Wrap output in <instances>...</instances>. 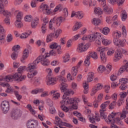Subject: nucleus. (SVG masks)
Segmentation results:
<instances>
[{
    "instance_id": "nucleus-1",
    "label": "nucleus",
    "mask_w": 128,
    "mask_h": 128,
    "mask_svg": "<svg viewBox=\"0 0 128 128\" xmlns=\"http://www.w3.org/2000/svg\"><path fill=\"white\" fill-rule=\"evenodd\" d=\"M46 56H43L42 54L39 56L33 62L30 63L28 64L26 70L28 72L27 76L28 78H32L38 74V70H36V66L39 62H41L42 64L44 66H48L50 64V61L48 59H46Z\"/></svg>"
},
{
    "instance_id": "nucleus-2",
    "label": "nucleus",
    "mask_w": 128,
    "mask_h": 128,
    "mask_svg": "<svg viewBox=\"0 0 128 128\" xmlns=\"http://www.w3.org/2000/svg\"><path fill=\"white\" fill-rule=\"evenodd\" d=\"M70 94H74V91L72 90H67L65 91L62 96V100L60 102L61 104H74L72 105L73 110H78V102H80V100L78 98H70L68 96Z\"/></svg>"
},
{
    "instance_id": "nucleus-3",
    "label": "nucleus",
    "mask_w": 128,
    "mask_h": 128,
    "mask_svg": "<svg viewBox=\"0 0 128 128\" xmlns=\"http://www.w3.org/2000/svg\"><path fill=\"white\" fill-rule=\"evenodd\" d=\"M63 12L64 14V18L62 16H54L50 20L49 22L48 26L50 30H56V28L54 26V24H56L58 26H60L62 22V20H66V18H67L68 16V9L66 8H64L63 10Z\"/></svg>"
},
{
    "instance_id": "nucleus-4",
    "label": "nucleus",
    "mask_w": 128,
    "mask_h": 128,
    "mask_svg": "<svg viewBox=\"0 0 128 128\" xmlns=\"http://www.w3.org/2000/svg\"><path fill=\"white\" fill-rule=\"evenodd\" d=\"M60 74L61 75L58 76V80L60 83V90L62 92H66V88L68 86V85L66 84V80L64 77V76L66 74V70H63L60 72Z\"/></svg>"
},
{
    "instance_id": "nucleus-5",
    "label": "nucleus",
    "mask_w": 128,
    "mask_h": 128,
    "mask_svg": "<svg viewBox=\"0 0 128 128\" xmlns=\"http://www.w3.org/2000/svg\"><path fill=\"white\" fill-rule=\"evenodd\" d=\"M106 50H108V48L106 47H98L97 48V51L100 52V60L102 63L106 62V54H104V52H106Z\"/></svg>"
},
{
    "instance_id": "nucleus-6",
    "label": "nucleus",
    "mask_w": 128,
    "mask_h": 128,
    "mask_svg": "<svg viewBox=\"0 0 128 128\" xmlns=\"http://www.w3.org/2000/svg\"><path fill=\"white\" fill-rule=\"evenodd\" d=\"M11 118L12 120H18L22 116V112L19 108H13L11 112Z\"/></svg>"
},
{
    "instance_id": "nucleus-7",
    "label": "nucleus",
    "mask_w": 128,
    "mask_h": 128,
    "mask_svg": "<svg viewBox=\"0 0 128 128\" xmlns=\"http://www.w3.org/2000/svg\"><path fill=\"white\" fill-rule=\"evenodd\" d=\"M98 2H101L102 6L103 8L104 12L106 14H112V8H110L106 4V0H98Z\"/></svg>"
},
{
    "instance_id": "nucleus-8",
    "label": "nucleus",
    "mask_w": 128,
    "mask_h": 128,
    "mask_svg": "<svg viewBox=\"0 0 128 128\" xmlns=\"http://www.w3.org/2000/svg\"><path fill=\"white\" fill-rule=\"evenodd\" d=\"M39 10L46 14H52V10L50 8V7L46 4H42L39 7Z\"/></svg>"
},
{
    "instance_id": "nucleus-9",
    "label": "nucleus",
    "mask_w": 128,
    "mask_h": 128,
    "mask_svg": "<svg viewBox=\"0 0 128 128\" xmlns=\"http://www.w3.org/2000/svg\"><path fill=\"white\" fill-rule=\"evenodd\" d=\"M1 110L2 114H6L8 112V110H10V102L6 100L3 101L1 104Z\"/></svg>"
},
{
    "instance_id": "nucleus-10",
    "label": "nucleus",
    "mask_w": 128,
    "mask_h": 128,
    "mask_svg": "<svg viewBox=\"0 0 128 128\" xmlns=\"http://www.w3.org/2000/svg\"><path fill=\"white\" fill-rule=\"evenodd\" d=\"M88 48H90V44L80 43L78 45V48H77V52H86Z\"/></svg>"
},
{
    "instance_id": "nucleus-11",
    "label": "nucleus",
    "mask_w": 128,
    "mask_h": 128,
    "mask_svg": "<svg viewBox=\"0 0 128 128\" xmlns=\"http://www.w3.org/2000/svg\"><path fill=\"white\" fill-rule=\"evenodd\" d=\"M26 126L28 128H37L38 126V122L34 120H28Z\"/></svg>"
},
{
    "instance_id": "nucleus-12",
    "label": "nucleus",
    "mask_w": 128,
    "mask_h": 128,
    "mask_svg": "<svg viewBox=\"0 0 128 128\" xmlns=\"http://www.w3.org/2000/svg\"><path fill=\"white\" fill-rule=\"evenodd\" d=\"M13 78H14V82H22V80H24L25 78H26V76L24 75L23 76H22V74L20 72H16L13 75Z\"/></svg>"
},
{
    "instance_id": "nucleus-13",
    "label": "nucleus",
    "mask_w": 128,
    "mask_h": 128,
    "mask_svg": "<svg viewBox=\"0 0 128 128\" xmlns=\"http://www.w3.org/2000/svg\"><path fill=\"white\" fill-rule=\"evenodd\" d=\"M96 38L100 40L102 38V34L100 32H96L94 34H91L88 35V40L89 42H94Z\"/></svg>"
},
{
    "instance_id": "nucleus-14",
    "label": "nucleus",
    "mask_w": 128,
    "mask_h": 128,
    "mask_svg": "<svg viewBox=\"0 0 128 128\" xmlns=\"http://www.w3.org/2000/svg\"><path fill=\"white\" fill-rule=\"evenodd\" d=\"M120 114V112H112L108 116V119L106 120V122L108 124H112V120H114V116H116V114Z\"/></svg>"
},
{
    "instance_id": "nucleus-15",
    "label": "nucleus",
    "mask_w": 128,
    "mask_h": 128,
    "mask_svg": "<svg viewBox=\"0 0 128 128\" xmlns=\"http://www.w3.org/2000/svg\"><path fill=\"white\" fill-rule=\"evenodd\" d=\"M102 88V86L100 84H97L95 86L92 88L90 92V96H94V94H96L98 90H100Z\"/></svg>"
},
{
    "instance_id": "nucleus-16",
    "label": "nucleus",
    "mask_w": 128,
    "mask_h": 128,
    "mask_svg": "<svg viewBox=\"0 0 128 128\" xmlns=\"http://www.w3.org/2000/svg\"><path fill=\"white\" fill-rule=\"evenodd\" d=\"M122 58V54L120 50H118L115 52V55L113 59V62H118V60H120Z\"/></svg>"
},
{
    "instance_id": "nucleus-17",
    "label": "nucleus",
    "mask_w": 128,
    "mask_h": 128,
    "mask_svg": "<svg viewBox=\"0 0 128 128\" xmlns=\"http://www.w3.org/2000/svg\"><path fill=\"white\" fill-rule=\"evenodd\" d=\"M28 54H30V52H28V49L26 48L24 52H23V55L22 57L20 58V62H22V64H26V60L28 58Z\"/></svg>"
},
{
    "instance_id": "nucleus-18",
    "label": "nucleus",
    "mask_w": 128,
    "mask_h": 128,
    "mask_svg": "<svg viewBox=\"0 0 128 128\" xmlns=\"http://www.w3.org/2000/svg\"><path fill=\"white\" fill-rule=\"evenodd\" d=\"M46 84L48 86H54L56 84V78L48 76L46 78Z\"/></svg>"
},
{
    "instance_id": "nucleus-19",
    "label": "nucleus",
    "mask_w": 128,
    "mask_h": 128,
    "mask_svg": "<svg viewBox=\"0 0 128 128\" xmlns=\"http://www.w3.org/2000/svg\"><path fill=\"white\" fill-rule=\"evenodd\" d=\"M74 16H76V18H77L78 20H82V18H84V14L81 12H73L72 13L71 18H74Z\"/></svg>"
},
{
    "instance_id": "nucleus-20",
    "label": "nucleus",
    "mask_w": 128,
    "mask_h": 128,
    "mask_svg": "<svg viewBox=\"0 0 128 128\" xmlns=\"http://www.w3.org/2000/svg\"><path fill=\"white\" fill-rule=\"evenodd\" d=\"M50 48L52 50H56V48H57V52L59 54H62V47H60V46H58L56 43H52L50 45Z\"/></svg>"
},
{
    "instance_id": "nucleus-21",
    "label": "nucleus",
    "mask_w": 128,
    "mask_h": 128,
    "mask_svg": "<svg viewBox=\"0 0 128 128\" xmlns=\"http://www.w3.org/2000/svg\"><path fill=\"white\" fill-rule=\"evenodd\" d=\"M110 103V101L108 100L102 104L100 106V112H106V106H108Z\"/></svg>"
},
{
    "instance_id": "nucleus-22",
    "label": "nucleus",
    "mask_w": 128,
    "mask_h": 128,
    "mask_svg": "<svg viewBox=\"0 0 128 128\" xmlns=\"http://www.w3.org/2000/svg\"><path fill=\"white\" fill-rule=\"evenodd\" d=\"M50 94L52 95L53 100H58L60 96V94L58 92H56V90H52L50 91Z\"/></svg>"
},
{
    "instance_id": "nucleus-23",
    "label": "nucleus",
    "mask_w": 128,
    "mask_h": 128,
    "mask_svg": "<svg viewBox=\"0 0 128 128\" xmlns=\"http://www.w3.org/2000/svg\"><path fill=\"white\" fill-rule=\"evenodd\" d=\"M88 118L89 120H90V122L92 124H94L96 122H96H100V119L99 118V117L96 116L92 117L90 115H88Z\"/></svg>"
},
{
    "instance_id": "nucleus-24",
    "label": "nucleus",
    "mask_w": 128,
    "mask_h": 128,
    "mask_svg": "<svg viewBox=\"0 0 128 128\" xmlns=\"http://www.w3.org/2000/svg\"><path fill=\"white\" fill-rule=\"evenodd\" d=\"M31 78L30 80V82L31 84H40V78Z\"/></svg>"
},
{
    "instance_id": "nucleus-25",
    "label": "nucleus",
    "mask_w": 128,
    "mask_h": 128,
    "mask_svg": "<svg viewBox=\"0 0 128 128\" xmlns=\"http://www.w3.org/2000/svg\"><path fill=\"white\" fill-rule=\"evenodd\" d=\"M38 20H40L38 18H36L31 23V26L32 28H36V26L38 24Z\"/></svg>"
},
{
    "instance_id": "nucleus-26",
    "label": "nucleus",
    "mask_w": 128,
    "mask_h": 128,
    "mask_svg": "<svg viewBox=\"0 0 128 128\" xmlns=\"http://www.w3.org/2000/svg\"><path fill=\"white\" fill-rule=\"evenodd\" d=\"M44 90V88H36L32 90L30 92L32 94H40V92H42Z\"/></svg>"
},
{
    "instance_id": "nucleus-27",
    "label": "nucleus",
    "mask_w": 128,
    "mask_h": 128,
    "mask_svg": "<svg viewBox=\"0 0 128 128\" xmlns=\"http://www.w3.org/2000/svg\"><path fill=\"white\" fill-rule=\"evenodd\" d=\"M128 114V109L126 108L123 109L122 113L120 114V118H126V114Z\"/></svg>"
},
{
    "instance_id": "nucleus-28",
    "label": "nucleus",
    "mask_w": 128,
    "mask_h": 128,
    "mask_svg": "<svg viewBox=\"0 0 128 128\" xmlns=\"http://www.w3.org/2000/svg\"><path fill=\"white\" fill-rule=\"evenodd\" d=\"M82 26V22H76L72 28L73 32L78 30V28H80Z\"/></svg>"
},
{
    "instance_id": "nucleus-29",
    "label": "nucleus",
    "mask_w": 128,
    "mask_h": 128,
    "mask_svg": "<svg viewBox=\"0 0 128 128\" xmlns=\"http://www.w3.org/2000/svg\"><path fill=\"white\" fill-rule=\"evenodd\" d=\"M0 14L6 16V18H9V16H12V14L10 12H8V10H5L4 9L0 12Z\"/></svg>"
},
{
    "instance_id": "nucleus-30",
    "label": "nucleus",
    "mask_w": 128,
    "mask_h": 128,
    "mask_svg": "<svg viewBox=\"0 0 128 128\" xmlns=\"http://www.w3.org/2000/svg\"><path fill=\"white\" fill-rule=\"evenodd\" d=\"M4 80L6 82H14V75H8L4 77Z\"/></svg>"
},
{
    "instance_id": "nucleus-31",
    "label": "nucleus",
    "mask_w": 128,
    "mask_h": 128,
    "mask_svg": "<svg viewBox=\"0 0 128 128\" xmlns=\"http://www.w3.org/2000/svg\"><path fill=\"white\" fill-rule=\"evenodd\" d=\"M52 38H56L54 36V33H50L48 34L46 37V42H50L52 40Z\"/></svg>"
},
{
    "instance_id": "nucleus-32",
    "label": "nucleus",
    "mask_w": 128,
    "mask_h": 128,
    "mask_svg": "<svg viewBox=\"0 0 128 128\" xmlns=\"http://www.w3.org/2000/svg\"><path fill=\"white\" fill-rule=\"evenodd\" d=\"M92 24L94 26H100L101 24L100 20L98 18H94L92 20Z\"/></svg>"
},
{
    "instance_id": "nucleus-33",
    "label": "nucleus",
    "mask_w": 128,
    "mask_h": 128,
    "mask_svg": "<svg viewBox=\"0 0 128 128\" xmlns=\"http://www.w3.org/2000/svg\"><path fill=\"white\" fill-rule=\"evenodd\" d=\"M102 40V43L104 46H110L112 44V40H108L106 38H100Z\"/></svg>"
},
{
    "instance_id": "nucleus-34",
    "label": "nucleus",
    "mask_w": 128,
    "mask_h": 128,
    "mask_svg": "<svg viewBox=\"0 0 128 128\" xmlns=\"http://www.w3.org/2000/svg\"><path fill=\"white\" fill-rule=\"evenodd\" d=\"M90 55H88L84 62V64L86 66H88L90 64Z\"/></svg>"
},
{
    "instance_id": "nucleus-35",
    "label": "nucleus",
    "mask_w": 128,
    "mask_h": 128,
    "mask_svg": "<svg viewBox=\"0 0 128 128\" xmlns=\"http://www.w3.org/2000/svg\"><path fill=\"white\" fill-rule=\"evenodd\" d=\"M15 26L18 28H20L22 26H23L22 22L20 20H16L14 23Z\"/></svg>"
},
{
    "instance_id": "nucleus-36",
    "label": "nucleus",
    "mask_w": 128,
    "mask_h": 128,
    "mask_svg": "<svg viewBox=\"0 0 128 128\" xmlns=\"http://www.w3.org/2000/svg\"><path fill=\"white\" fill-rule=\"evenodd\" d=\"M112 35L116 38H120L122 36V32L118 30H115L113 32Z\"/></svg>"
},
{
    "instance_id": "nucleus-37",
    "label": "nucleus",
    "mask_w": 128,
    "mask_h": 128,
    "mask_svg": "<svg viewBox=\"0 0 128 128\" xmlns=\"http://www.w3.org/2000/svg\"><path fill=\"white\" fill-rule=\"evenodd\" d=\"M110 28L108 27H104L102 28V30H101V32H102V34L105 36H108V34H110Z\"/></svg>"
},
{
    "instance_id": "nucleus-38",
    "label": "nucleus",
    "mask_w": 128,
    "mask_h": 128,
    "mask_svg": "<svg viewBox=\"0 0 128 128\" xmlns=\"http://www.w3.org/2000/svg\"><path fill=\"white\" fill-rule=\"evenodd\" d=\"M32 34V31H29L26 32H24L20 36V38H26Z\"/></svg>"
},
{
    "instance_id": "nucleus-39",
    "label": "nucleus",
    "mask_w": 128,
    "mask_h": 128,
    "mask_svg": "<svg viewBox=\"0 0 128 128\" xmlns=\"http://www.w3.org/2000/svg\"><path fill=\"white\" fill-rule=\"evenodd\" d=\"M14 96H16V98L18 100H22V95L18 93V91L16 90H14Z\"/></svg>"
},
{
    "instance_id": "nucleus-40",
    "label": "nucleus",
    "mask_w": 128,
    "mask_h": 128,
    "mask_svg": "<svg viewBox=\"0 0 128 128\" xmlns=\"http://www.w3.org/2000/svg\"><path fill=\"white\" fill-rule=\"evenodd\" d=\"M121 18L122 22H125V20H126V19L128 18V14H126V11H124L123 12H122L121 15Z\"/></svg>"
},
{
    "instance_id": "nucleus-41",
    "label": "nucleus",
    "mask_w": 128,
    "mask_h": 128,
    "mask_svg": "<svg viewBox=\"0 0 128 128\" xmlns=\"http://www.w3.org/2000/svg\"><path fill=\"white\" fill-rule=\"evenodd\" d=\"M62 58H63V62H68L70 60V54H65V55L63 56Z\"/></svg>"
},
{
    "instance_id": "nucleus-42",
    "label": "nucleus",
    "mask_w": 128,
    "mask_h": 128,
    "mask_svg": "<svg viewBox=\"0 0 128 128\" xmlns=\"http://www.w3.org/2000/svg\"><path fill=\"white\" fill-rule=\"evenodd\" d=\"M56 56V51H54V50H50L49 54L48 53L46 55H42L43 56H46V57H45V60H47L46 58H48V56Z\"/></svg>"
},
{
    "instance_id": "nucleus-43",
    "label": "nucleus",
    "mask_w": 128,
    "mask_h": 128,
    "mask_svg": "<svg viewBox=\"0 0 128 128\" xmlns=\"http://www.w3.org/2000/svg\"><path fill=\"white\" fill-rule=\"evenodd\" d=\"M112 120H114V122H116V124H119V126H122L124 124L122 122L120 121V118H116L115 119H112Z\"/></svg>"
},
{
    "instance_id": "nucleus-44",
    "label": "nucleus",
    "mask_w": 128,
    "mask_h": 128,
    "mask_svg": "<svg viewBox=\"0 0 128 128\" xmlns=\"http://www.w3.org/2000/svg\"><path fill=\"white\" fill-rule=\"evenodd\" d=\"M62 6L61 4H58L54 9L53 12H62Z\"/></svg>"
},
{
    "instance_id": "nucleus-45",
    "label": "nucleus",
    "mask_w": 128,
    "mask_h": 128,
    "mask_svg": "<svg viewBox=\"0 0 128 128\" xmlns=\"http://www.w3.org/2000/svg\"><path fill=\"white\" fill-rule=\"evenodd\" d=\"M62 32V30L60 29H58L54 33V36H55L56 38H58V36H60V34Z\"/></svg>"
},
{
    "instance_id": "nucleus-46",
    "label": "nucleus",
    "mask_w": 128,
    "mask_h": 128,
    "mask_svg": "<svg viewBox=\"0 0 128 128\" xmlns=\"http://www.w3.org/2000/svg\"><path fill=\"white\" fill-rule=\"evenodd\" d=\"M128 79L127 78H122L119 80V84H128Z\"/></svg>"
},
{
    "instance_id": "nucleus-47",
    "label": "nucleus",
    "mask_w": 128,
    "mask_h": 128,
    "mask_svg": "<svg viewBox=\"0 0 128 128\" xmlns=\"http://www.w3.org/2000/svg\"><path fill=\"white\" fill-rule=\"evenodd\" d=\"M32 20V15H27L24 17V20L27 22H30Z\"/></svg>"
},
{
    "instance_id": "nucleus-48",
    "label": "nucleus",
    "mask_w": 128,
    "mask_h": 128,
    "mask_svg": "<svg viewBox=\"0 0 128 128\" xmlns=\"http://www.w3.org/2000/svg\"><path fill=\"white\" fill-rule=\"evenodd\" d=\"M92 0H84L83 4L84 6H92Z\"/></svg>"
},
{
    "instance_id": "nucleus-49",
    "label": "nucleus",
    "mask_w": 128,
    "mask_h": 128,
    "mask_svg": "<svg viewBox=\"0 0 128 128\" xmlns=\"http://www.w3.org/2000/svg\"><path fill=\"white\" fill-rule=\"evenodd\" d=\"M18 52H13L11 54V58L14 60L18 58Z\"/></svg>"
},
{
    "instance_id": "nucleus-50",
    "label": "nucleus",
    "mask_w": 128,
    "mask_h": 128,
    "mask_svg": "<svg viewBox=\"0 0 128 128\" xmlns=\"http://www.w3.org/2000/svg\"><path fill=\"white\" fill-rule=\"evenodd\" d=\"M6 34H0V46L4 43Z\"/></svg>"
},
{
    "instance_id": "nucleus-51",
    "label": "nucleus",
    "mask_w": 128,
    "mask_h": 128,
    "mask_svg": "<svg viewBox=\"0 0 128 128\" xmlns=\"http://www.w3.org/2000/svg\"><path fill=\"white\" fill-rule=\"evenodd\" d=\"M95 14H102V10L100 8H96L94 10Z\"/></svg>"
},
{
    "instance_id": "nucleus-52",
    "label": "nucleus",
    "mask_w": 128,
    "mask_h": 128,
    "mask_svg": "<svg viewBox=\"0 0 128 128\" xmlns=\"http://www.w3.org/2000/svg\"><path fill=\"white\" fill-rule=\"evenodd\" d=\"M98 72H104L106 70V67L102 65H100L98 67Z\"/></svg>"
},
{
    "instance_id": "nucleus-53",
    "label": "nucleus",
    "mask_w": 128,
    "mask_h": 128,
    "mask_svg": "<svg viewBox=\"0 0 128 128\" xmlns=\"http://www.w3.org/2000/svg\"><path fill=\"white\" fill-rule=\"evenodd\" d=\"M88 56H90V58H94V60H97L98 58V54L96 52H92L91 54H88Z\"/></svg>"
},
{
    "instance_id": "nucleus-54",
    "label": "nucleus",
    "mask_w": 128,
    "mask_h": 128,
    "mask_svg": "<svg viewBox=\"0 0 128 128\" xmlns=\"http://www.w3.org/2000/svg\"><path fill=\"white\" fill-rule=\"evenodd\" d=\"M20 50V45H15L12 48V50L15 52H17V50Z\"/></svg>"
},
{
    "instance_id": "nucleus-55",
    "label": "nucleus",
    "mask_w": 128,
    "mask_h": 128,
    "mask_svg": "<svg viewBox=\"0 0 128 128\" xmlns=\"http://www.w3.org/2000/svg\"><path fill=\"white\" fill-rule=\"evenodd\" d=\"M126 66H122L118 71V74H122V72H126Z\"/></svg>"
},
{
    "instance_id": "nucleus-56",
    "label": "nucleus",
    "mask_w": 128,
    "mask_h": 128,
    "mask_svg": "<svg viewBox=\"0 0 128 128\" xmlns=\"http://www.w3.org/2000/svg\"><path fill=\"white\" fill-rule=\"evenodd\" d=\"M50 112L52 114H56V108L54 106H50Z\"/></svg>"
},
{
    "instance_id": "nucleus-57",
    "label": "nucleus",
    "mask_w": 128,
    "mask_h": 128,
    "mask_svg": "<svg viewBox=\"0 0 128 128\" xmlns=\"http://www.w3.org/2000/svg\"><path fill=\"white\" fill-rule=\"evenodd\" d=\"M105 68H106V70L108 71V74H110V71L112 70V65H110V64H108L106 66V67H105Z\"/></svg>"
},
{
    "instance_id": "nucleus-58",
    "label": "nucleus",
    "mask_w": 128,
    "mask_h": 128,
    "mask_svg": "<svg viewBox=\"0 0 128 128\" xmlns=\"http://www.w3.org/2000/svg\"><path fill=\"white\" fill-rule=\"evenodd\" d=\"M40 94L41 98H46L48 96V92L44 90Z\"/></svg>"
},
{
    "instance_id": "nucleus-59",
    "label": "nucleus",
    "mask_w": 128,
    "mask_h": 128,
    "mask_svg": "<svg viewBox=\"0 0 128 128\" xmlns=\"http://www.w3.org/2000/svg\"><path fill=\"white\" fill-rule=\"evenodd\" d=\"M60 126H66L67 128H72V125L66 123V122H61V124H60Z\"/></svg>"
},
{
    "instance_id": "nucleus-60",
    "label": "nucleus",
    "mask_w": 128,
    "mask_h": 128,
    "mask_svg": "<svg viewBox=\"0 0 128 128\" xmlns=\"http://www.w3.org/2000/svg\"><path fill=\"white\" fill-rule=\"evenodd\" d=\"M22 12H18L16 16V20H22Z\"/></svg>"
},
{
    "instance_id": "nucleus-61",
    "label": "nucleus",
    "mask_w": 128,
    "mask_h": 128,
    "mask_svg": "<svg viewBox=\"0 0 128 128\" xmlns=\"http://www.w3.org/2000/svg\"><path fill=\"white\" fill-rule=\"evenodd\" d=\"M24 70H26V66H21L18 70V72L22 74V72H24Z\"/></svg>"
},
{
    "instance_id": "nucleus-62",
    "label": "nucleus",
    "mask_w": 128,
    "mask_h": 128,
    "mask_svg": "<svg viewBox=\"0 0 128 128\" xmlns=\"http://www.w3.org/2000/svg\"><path fill=\"white\" fill-rule=\"evenodd\" d=\"M120 24V22L118 21H114L113 24H112V28H116L118 25Z\"/></svg>"
},
{
    "instance_id": "nucleus-63",
    "label": "nucleus",
    "mask_w": 128,
    "mask_h": 128,
    "mask_svg": "<svg viewBox=\"0 0 128 128\" xmlns=\"http://www.w3.org/2000/svg\"><path fill=\"white\" fill-rule=\"evenodd\" d=\"M38 0H32L30 3L32 8H36V4H38Z\"/></svg>"
},
{
    "instance_id": "nucleus-64",
    "label": "nucleus",
    "mask_w": 128,
    "mask_h": 128,
    "mask_svg": "<svg viewBox=\"0 0 128 128\" xmlns=\"http://www.w3.org/2000/svg\"><path fill=\"white\" fill-rule=\"evenodd\" d=\"M12 34H8L6 37V42H10L12 40Z\"/></svg>"
}]
</instances>
